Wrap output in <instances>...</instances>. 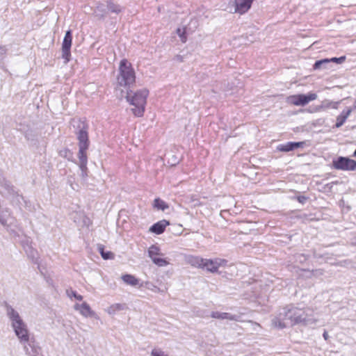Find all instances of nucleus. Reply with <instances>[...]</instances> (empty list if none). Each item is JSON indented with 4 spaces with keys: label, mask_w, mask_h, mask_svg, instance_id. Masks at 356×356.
<instances>
[{
    "label": "nucleus",
    "mask_w": 356,
    "mask_h": 356,
    "mask_svg": "<svg viewBox=\"0 0 356 356\" xmlns=\"http://www.w3.org/2000/svg\"><path fill=\"white\" fill-rule=\"evenodd\" d=\"M177 33L179 35V37L180 38L181 41L183 43H185L186 42V40H187V36L186 35L185 28H183V29L178 28L177 29Z\"/></svg>",
    "instance_id": "31"
},
{
    "label": "nucleus",
    "mask_w": 356,
    "mask_h": 356,
    "mask_svg": "<svg viewBox=\"0 0 356 356\" xmlns=\"http://www.w3.org/2000/svg\"><path fill=\"white\" fill-rule=\"evenodd\" d=\"M71 57L70 49L62 48V58L65 59V63H67Z\"/></svg>",
    "instance_id": "32"
},
{
    "label": "nucleus",
    "mask_w": 356,
    "mask_h": 356,
    "mask_svg": "<svg viewBox=\"0 0 356 356\" xmlns=\"http://www.w3.org/2000/svg\"><path fill=\"white\" fill-rule=\"evenodd\" d=\"M227 261L223 259L216 258L215 259H204L202 268H206L208 271L211 273L216 272L219 267L225 266Z\"/></svg>",
    "instance_id": "12"
},
{
    "label": "nucleus",
    "mask_w": 356,
    "mask_h": 356,
    "mask_svg": "<svg viewBox=\"0 0 356 356\" xmlns=\"http://www.w3.org/2000/svg\"><path fill=\"white\" fill-rule=\"evenodd\" d=\"M332 166L336 170L353 171L356 170V161L348 157L339 156L332 161Z\"/></svg>",
    "instance_id": "10"
},
{
    "label": "nucleus",
    "mask_w": 356,
    "mask_h": 356,
    "mask_svg": "<svg viewBox=\"0 0 356 356\" xmlns=\"http://www.w3.org/2000/svg\"><path fill=\"white\" fill-rule=\"evenodd\" d=\"M305 142H288L284 144H280L277 146V149L281 152H290L296 148L302 147Z\"/></svg>",
    "instance_id": "16"
},
{
    "label": "nucleus",
    "mask_w": 356,
    "mask_h": 356,
    "mask_svg": "<svg viewBox=\"0 0 356 356\" xmlns=\"http://www.w3.org/2000/svg\"><path fill=\"white\" fill-rule=\"evenodd\" d=\"M72 36L71 31H67L65 33L63 44H62V48L63 49H70L72 46Z\"/></svg>",
    "instance_id": "25"
},
{
    "label": "nucleus",
    "mask_w": 356,
    "mask_h": 356,
    "mask_svg": "<svg viewBox=\"0 0 356 356\" xmlns=\"http://www.w3.org/2000/svg\"><path fill=\"white\" fill-rule=\"evenodd\" d=\"M330 63V60L328 58H325L323 60H317L315 62L314 65V70L319 69H325L327 67V65Z\"/></svg>",
    "instance_id": "26"
},
{
    "label": "nucleus",
    "mask_w": 356,
    "mask_h": 356,
    "mask_svg": "<svg viewBox=\"0 0 356 356\" xmlns=\"http://www.w3.org/2000/svg\"><path fill=\"white\" fill-rule=\"evenodd\" d=\"M94 13L99 19H103L108 15V10L106 6L102 3H98L94 10Z\"/></svg>",
    "instance_id": "21"
},
{
    "label": "nucleus",
    "mask_w": 356,
    "mask_h": 356,
    "mask_svg": "<svg viewBox=\"0 0 356 356\" xmlns=\"http://www.w3.org/2000/svg\"><path fill=\"white\" fill-rule=\"evenodd\" d=\"M127 308V305L124 303H114V304L110 305L109 307H108L105 309V312L108 314H109L111 316H113L117 312H118L120 311H122L124 309H126Z\"/></svg>",
    "instance_id": "20"
},
{
    "label": "nucleus",
    "mask_w": 356,
    "mask_h": 356,
    "mask_svg": "<svg viewBox=\"0 0 356 356\" xmlns=\"http://www.w3.org/2000/svg\"><path fill=\"white\" fill-rule=\"evenodd\" d=\"M353 109L351 108H348L347 110H343L341 114L337 118V122L335 127L337 128L341 127L344 122L346 121L348 116L350 115Z\"/></svg>",
    "instance_id": "22"
},
{
    "label": "nucleus",
    "mask_w": 356,
    "mask_h": 356,
    "mask_svg": "<svg viewBox=\"0 0 356 356\" xmlns=\"http://www.w3.org/2000/svg\"><path fill=\"white\" fill-rule=\"evenodd\" d=\"M291 316L289 305L280 309L272 319V325L278 329H283L291 325Z\"/></svg>",
    "instance_id": "7"
},
{
    "label": "nucleus",
    "mask_w": 356,
    "mask_h": 356,
    "mask_svg": "<svg viewBox=\"0 0 356 356\" xmlns=\"http://www.w3.org/2000/svg\"><path fill=\"white\" fill-rule=\"evenodd\" d=\"M135 72L131 64L127 59H122L119 66L116 91L120 90L121 93H122L123 91L120 89V87L129 88L135 83Z\"/></svg>",
    "instance_id": "3"
},
{
    "label": "nucleus",
    "mask_w": 356,
    "mask_h": 356,
    "mask_svg": "<svg viewBox=\"0 0 356 356\" xmlns=\"http://www.w3.org/2000/svg\"><path fill=\"white\" fill-rule=\"evenodd\" d=\"M60 156L67 158L69 160L72 157V153L68 149H65L64 150L60 151Z\"/></svg>",
    "instance_id": "34"
},
{
    "label": "nucleus",
    "mask_w": 356,
    "mask_h": 356,
    "mask_svg": "<svg viewBox=\"0 0 356 356\" xmlns=\"http://www.w3.org/2000/svg\"><path fill=\"white\" fill-rule=\"evenodd\" d=\"M328 104H329V103H328V102H327V103H326V105H325V101H323V102H322L321 105H320V106H317V107L315 108V111H316V112H318V111H322L323 109H324V108H325V107H328V106H329V105H328Z\"/></svg>",
    "instance_id": "36"
},
{
    "label": "nucleus",
    "mask_w": 356,
    "mask_h": 356,
    "mask_svg": "<svg viewBox=\"0 0 356 356\" xmlns=\"http://www.w3.org/2000/svg\"><path fill=\"white\" fill-rule=\"evenodd\" d=\"M149 91L145 88L135 92L127 91L125 98L131 105L134 106L131 110L135 116L143 115Z\"/></svg>",
    "instance_id": "4"
},
{
    "label": "nucleus",
    "mask_w": 356,
    "mask_h": 356,
    "mask_svg": "<svg viewBox=\"0 0 356 356\" xmlns=\"http://www.w3.org/2000/svg\"><path fill=\"white\" fill-rule=\"evenodd\" d=\"M98 250H99L103 259H113V257H114L113 253H112L111 252H104V247L102 245H99L98 248Z\"/></svg>",
    "instance_id": "28"
},
{
    "label": "nucleus",
    "mask_w": 356,
    "mask_h": 356,
    "mask_svg": "<svg viewBox=\"0 0 356 356\" xmlns=\"http://www.w3.org/2000/svg\"><path fill=\"white\" fill-rule=\"evenodd\" d=\"M291 316V325L303 324L305 325L315 324L316 320L312 316V310L309 308L301 309L289 305Z\"/></svg>",
    "instance_id": "5"
},
{
    "label": "nucleus",
    "mask_w": 356,
    "mask_h": 356,
    "mask_svg": "<svg viewBox=\"0 0 356 356\" xmlns=\"http://www.w3.org/2000/svg\"><path fill=\"white\" fill-rule=\"evenodd\" d=\"M353 243L356 245V237L354 238Z\"/></svg>",
    "instance_id": "41"
},
{
    "label": "nucleus",
    "mask_w": 356,
    "mask_h": 356,
    "mask_svg": "<svg viewBox=\"0 0 356 356\" xmlns=\"http://www.w3.org/2000/svg\"><path fill=\"white\" fill-rule=\"evenodd\" d=\"M211 316L213 318L218 319H227L230 321H239L240 316L232 314L230 313L227 312H212L211 314Z\"/></svg>",
    "instance_id": "17"
},
{
    "label": "nucleus",
    "mask_w": 356,
    "mask_h": 356,
    "mask_svg": "<svg viewBox=\"0 0 356 356\" xmlns=\"http://www.w3.org/2000/svg\"><path fill=\"white\" fill-rule=\"evenodd\" d=\"M74 309L79 312V314L85 318H95L99 319V316L96 312L91 309L86 302L74 304Z\"/></svg>",
    "instance_id": "11"
},
{
    "label": "nucleus",
    "mask_w": 356,
    "mask_h": 356,
    "mask_svg": "<svg viewBox=\"0 0 356 356\" xmlns=\"http://www.w3.org/2000/svg\"><path fill=\"white\" fill-rule=\"evenodd\" d=\"M147 254L152 263L159 267H165L170 264L166 259L162 257L163 254L161 252L160 248L156 245H152L148 248Z\"/></svg>",
    "instance_id": "9"
},
{
    "label": "nucleus",
    "mask_w": 356,
    "mask_h": 356,
    "mask_svg": "<svg viewBox=\"0 0 356 356\" xmlns=\"http://www.w3.org/2000/svg\"><path fill=\"white\" fill-rule=\"evenodd\" d=\"M151 356H168V355L160 348H154L152 350Z\"/></svg>",
    "instance_id": "33"
},
{
    "label": "nucleus",
    "mask_w": 356,
    "mask_h": 356,
    "mask_svg": "<svg viewBox=\"0 0 356 356\" xmlns=\"http://www.w3.org/2000/svg\"><path fill=\"white\" fill-rule=\"evenodd\" d=\"M323 337L325 339V340H327L329 335L326 331H325L323 334Z\"/></svg>",
    "instance_id": "38"
},
{
    "label": "nucleus",
    "mask_w": 356,
    "mask_h": 356,
    "mask_svg": "<svg viewBox=\"0 0 356 356\" xmlns=\"http://www.w3.org/2000/svg\"><path fill=\"white\" fill-rule=\"evenodd\" d=\"M25 240L22 241V245L27 256L31 258L33 261L37 259L38 252L32 247V242L29 237L25 236Z\"/></svg>",
    "instance_id": "15"
},
{
    "label": "nucleus",
    "mask_w": 356,
    "mask_h": 356,
    "mask_svg": "<svg viewBox=\"0 0 356 356\" xmlns=\"http://www.w3.org/2000/svg\"><path fill=\"white\" fill-rule=\"evenodd\" d=\"M24 346V350L27 356H38L40 348L36 346L34 340L30 339L29 332H28V341H19Z\"/></svg>",
    "instance_id": "13"
},
{
    "label": "nucleus",
    "mask_w": 356,
    "mask_h": 356,
    "mask_svg": "<svg viewBox=\"0 0 356 356\" xmlns=\"http://www.w3.org/2000/svg\"><path fill=\"white\" fill-rule=\"evenodd\" d=\"M168 225L169 222L167 220H160L150 227L149 232L156 234H161L164 232L166 226Z\"/></svg>",
    "instance_id": "18"
},
{
    "label": "nucleus",
    "mask_w": 356,
    "mask_h": 356,
    "mask_svg": "<svg viewBox=\"0 0 356 356\" xmlns=\"http://www.w3.org/2000/svg\"><path fill=\"white\" fill-rule=\"evenodd\" d=\"M154 206L158 209L165 210L168 208V205L165 202L159 198L154 200Z\"/></svg>",
    "instance_id": "30"
},
{
    "label": "nucleus",
    "mask_w": 356,
    "mask_h": 356,
    "mask_svg": "<svg viewBox=\"0 0 356 356\" xmlns=\"http://www.w3.org/2000/svg\"><path fill=\"white\" fill-rule=\"evenodd\" d=\"M122 280L128 285L135 286L138 284L139 280L134 275L130 274L123 275Z\"/></svg>",
    "instance_id": "24"
},
{
    "label": "nucleus",
    "mask_w": 356,
    "mask_h": 356,
    "mask_svg": "<svg viewBox=\"0 0 356 356\" xmlns=\"http://www.w3.org/2000/svg\"><path fill=\"white\" fill-rule=\"evenodd\" d=\"M5 309L11 326L19 341H27L29 330L19 313L8 303H6Z\"/></svg>",
    "instance_id": "2"
},
{
    "label": "nucleus",
    "mask_w": 356,
    "mask_h": 356,
    "mask_svg": "<svg viewBox=\"0 0 356 356\" xmlns=\"http://www.w3.org/2000/svg\"><path fill=\"white\" fill-rule=\"evenodd\" d=\"M142 286H144L145 288H147V289L154 292V293H163L164 292L163 290L161 289L159 287H158L157 286H156L155 284H154L153 283L149 282V281H147V282H145Z\"/></svg>",
    "instance_id": "27"
},
{
    "label": "nucleus",
    "mask_w": 356,
    "mask_h": 356,
    "mask_svg": "<svg viewBox=\"0 0 356 356\" xmlns=\"http://www.w3.org/2000/svg\"><path fill=\"white\" fill-rule=\"evenodd\" d=\"M352 109H353H353H356V99H355V102H354V104H353V108Z\"/></svg>",
    "instance_id": "40"
},
{
    "label": "nucleus",
    "mask_w": 356,
    "mask_h": 356,
    "mask_svg": "<svg viewBox=\"0 0 356 356\" xmlns=\"http://www.w3.org/2000/svg\"><path fill=\"white\" fill-rule=\"evenodd\" d=\"M186 261L192 266L202 268L204 259L197 256H188L186 258Z\"/></svg>",
    "instance_id": "23"
},
{
    "label": "nucleus",
    "mask_w": 356,
    "mask_h": 356,
    "mask_svg": "<svg viewBox=\"0 0 356 356\" xmlns=\"http://www.w3.org/2000/svg\"><path fill=\"white\" fill-rule=\"evenodd\" d=\"M6 49L5 47H0V56H3L6 53Z\"/></svg>",
    "instance_id": "37"
},
{
    "label": "nucleus",
    "mask_w": 356,
    "mask_h": 356,
    "mask_svg": "<svg viewBox=\"0 0 356 356\" xmlns=\"http://www.w3.org/2000/svg\"><path fill=\"white\" fill-rule=\"evenodd\" d=\"M329 60H330V63L334 62V63L341 64L346 60V56H341L339 58L334 57Z\"/></svg>",
    "instance_id": "35"
},
{
    "label": "nucleus",
    "mask_w": 356,
    "mask_h": 356,
    "mask_svg": "<svg viewBox=\"0 0 356 356\" xmlns=\"http://www.w3.org/2000/svg\"><path fill=\"white\" fill-rule=\"evenodd\" d=\"M353 156H356V149L355 150V152L353 153Z\"/></svg>",
    "instance_id": "42"
},
{
    "label": "nucleus",
    "mask_w": 356,
    "mask_h": 356,
    "mask_svg": "<svg viewBox=\"0 0 356 356\" xmlns=\"http://www.w3.org/2000/svg\"><path fill=\"white\" fill-rule=\"evenodd\" d=\"M76 135L79 145L78 165L81 171V176L83 178H86L88 176V156L86 152L90 145L88 138L89 126L86 120L79 119L76 121Z\"/></svg>",
    "instance_id": "1"
},
{
    "label": "nucleus",
    "mask_w": 356,
    "mask_h": 356,
    "mask_svg": "<svg viewBox=\"0 0 356 356\" xmlns=\"http://www.w3.org/2000/svg\"><path fill=\"white\" fill-rule=\"evenodd\" d=\"M0 193L9 200L13 204L20 205L24 197L4 177H0Z\"/></svg>",
    "instance_id": "6"
},
{
    "label": "nucleus",
    "mask_w": 356,
    "mask_h": 356,
    "mask_svg": "<svg viewBox=\"0 0 356 356\" xmlns=\"http://www.w3.org/2000/svg\"><path fill=\"white\" fill-rule=\"evenodd\" d=\"M306 200V197H304V196H302V197H298V201L301 203H303L304 201Z\"/></svg>",
    "instance_id": "39"
},
{
    "label": "nucleus",
    "mask_w": 356,
    "mask_h": 356,
    "mask_svg": "<svg viewBox=\"0 0 356 356\" xmlns=\"http://www.w3.org/2000/svg\"><path fill=\"white\" fill-rule=\"evenodd\" d=\"M254 0H234V11L236 13L243 15L247 13L251 8Z\"/></svg>",
    "instance_id": "14"
},
{
    "label": "nucleus",
    "mask_w": 356,
    "mask_h": 356,
    "mask_svg": "<svg viewBox=\"0 0 356 356\" xmlns=\"http://www.w3.org/2000/svg\"><path fill=\"white\" fill-rule=\"evenodd\" d=\"M106 7L108 10V13H115L116 15L120 14L124 10V8L122 7L117 3H115L112 0L106 1Z\"/></svg>",
    "instance_id": "19"
},
{
    "label": "nucleus",
    "mask_w": 356,
    "mask_h": 356,
    "mask_svg": "<svg viewBox=\"0 0 356 356\" xmlns=\"http://www.w3.org/2000/svg\"><path fill=\"white\" fill-rule=\"evenodd\" d=\"M317 99V95L314 92H309L307 95H293L286 97V102L296 106H304L309 102Z\"/></svg>",
    "instance_id": "8"
},
{
    "label": "nucleus",
    "mask_w": 356,
    "mask_h": 356,
    "mask_svg": "<svg viewBox=\"0 0 356 356\" xmlns=\"http://www.w3.org/2000/svg\"><path fill=\"white\" fill-rule=\"evenodd\" d=\"M66 294L70 298L74 297L75 299L79 301L83 300V296L81 295L78 294L75 291L72 289H67Z\"/></svg>",
    "instance_id": "29"
}]
</instances>
